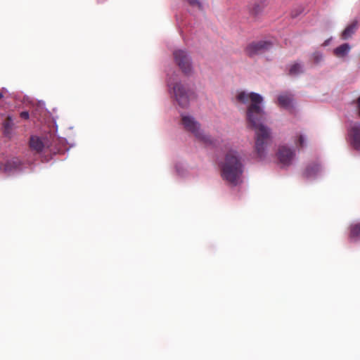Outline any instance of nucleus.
<instances>
[{"label":"nucleus","instance_id":"obj_24","mask_svg":"<svg viewBox=\"0 0 360 360\" xmlns=\"http://www.w3.org/2000/svg\"><path fill=\"white\" fill-rule=\"evenodd\" d=\"M20 116L22 119L28 120L30 117V113L28 111H23L20 114Z\"/></svg>","mask_w":360,"mask_h":360},{"label":"nucleus","instance_id":"obj_8","mask_svg":"<svg viewBox=\"0 0 360 360\" xmlns=\"http://www.w3.org/2000/svg\"><path fill=\"white\" fill-rule=\"evenodd\" d=\"M270 41L260 40L253 41L246 47V52L250 56L262 54L272 48Z\"/></svg>","mask_w":360,"mask_h":360},{"label":"nucleus","instance_id":"obj_6","mask_svg":"<svg viewBox=\"0 0 360 360\" xmlns=\"http://www.w3.org/2000/svg\"><path fill=\"white\" fill-rule=\"evenodd\" d=\"M276 155L282 167L291 165L296 159L295 148L286 144L281 145L278 147Z\"/></svg>","mask_w":360,"mask_h":360},{"label":"nucleus","instance_id":"obj_16","mask_svg":"<svg viewBox=\"0 0 360 360\" xmlns=\"http://www.w3.org/2000/svg\"><path fill=\"white\" fill-rule=\"evenodd\" d=\"M304 72V65L301 63H295L289 68V75L293 77L298 76Z\"/></svg>","mask_w":360,"mask_h":360},{"label":"nucleus","instance_id":"obj_5","mask_svg":"<svg viewBox=\"0 0 360 360\" xmlns=\"http://www.w3.org/2000/svg\"><path fill=\"white\" fill-rule=\"evenodd\" d=\"M173 56L175 63L185 75H189L193 72L191 58L185 49L174 51Z\"/></svg>","mask_w":360,"mask_h":360},{"label":"nucleus","instance_id":"obj_20","mask_svg":"<svg viewBox=\"0 0 360 360\" xmlns=\"http://www.w3.org/2000/svg\"><path fill=\"white\" fill-rule=\"evenodd\" d=\"M295 143L297 147L302 148L305 146L307 143V137L302 134H297L295 140Z\"/></svg>","mask_w":360,"mask_h":360},{"label":"nucleus","instance_id":"obj_1","mask_svg":"<svg viewBox=\"0 0 360 360\" xmlns=\"http://www.w3.org/2000/svg\"><path fill=\"white\" fill-rule=\"evenodd\" d=\"M235 100L247 107L246 121L248 127L255 131V151L257 157L261 160H264L273 139L271 128L263 122L266 116L264 97L256 92L238 90Z\"/></svg>","mask_w":360,"mask_h":360},{"label":"nucleus","instance_id":"obj_21","mask_svg":"<svg viewBox=\"0 0 360 360\" xmlns=\"http://www.w3.org/2000/svg\"><path fill=\"white\" fill-rule=\"evenodd\" d=\"M45 109V103L44 101H39L37 105L35 108V110L32 112V114L37 117V112L39 111L40 113Z\"/></svg>","mask_w":360,"mask_h":360},{"label":"nucleus","instance_id":"obj_10","mask_svg":"<svg viewBox=\"0 0 360 360\" xmlns=\"http://www.w3.org/2000/svg\"><path fill=\"white\" fill-rule=\"evenodd\" d=\"M322 174V169L319 164H310L305 168L303 176L309 181L316 179Z\"/></svg>","mask_w":360,"mask_h":360},{"label":"nucleus","instance_id":"obj_18","mask_svg":"<svg viewBox=\"0 0 360 360\" xmlns=\"http://www.w3.org/2000/svg\"><path fill=\"white\" fill-rule=\"evenodd\" d=\"M175 169L179 176L184 177L188 173V169L186 164L183 162H178L175 165Z\"/></svg>","mask_w":360,"mask_h":360},{"label":"nucleus","instance_id":"obj_27","mask_svg":"<svg viewBox=\"0 0 360 360\" xmlns=\"http://www.w3.org/2000/svg\"><path fill=\"white\" fill-rule=\"evenodd\" d=\"M3 96H3L2 92H1V91H0V99H1V98H3Z\"/></svg>","mask_w":360,"mask_h":360},{"label":"nucleus","instance_id":"obj_26","mask_svg":"<svg viewBox=\"0 0 360 360\" xmlns=\"http://www.w3.org/2000/svg\"><path fill=\"white\" fill-rule=\"evenodd\" d=\"M331 40H332V37H330V38H329V39H326V40L323 43V44H322V45H323V46H328V45L330 44V43Z\"/></svg>","mask_w":360,"mask_h":360},{"label":"nucleus","instance_id":"obj_23","mask_svg":"<svg viewBox=\"0 0 360 360\" xmlns=\"http://www.w3.org/2000/svg\"><path fill=\"white\" fill-rule=\"evenodd\" d=\"M188 3L195 6H198V8H201V4L198 0H187Z\"/></svg>","mask_w":360,"mask_h":360},{"label":"nucleus","instance_id":"obj_4","mask_svg":"<svg viewBox=\"0 0 360 360\" xmlns=\"http://www.w3.org/2000/svg\"><path fill=\"white\" fill-rule=\"evenodd\" d=\"M181 124L184 128L193 134L196 140L206 146L216 147L217 140L205 133L195 119L188 114H181Z\"/></svg>","mask_w":360,"mask_h":360},{"label":"nucleus","instance_id":"obj_11","mask_svg":"<svg viewBox=\"0 0 360 360\" xmlns=\"http://www.w3.org/2000/svg\"><path fill=\"white\" fill-rule=\"evenodd\" d=\"M292 95L288 92L281 93L278 96V104L280 107L285 109H290L292 108Z\"/></svg>","mask_w":360,"mask_h":360},{"label":"nucleus","instance_id":"obj_17","mask_svg":"<svg viewBox=\"0 0 360 360\" xmlns=\"http://www.w3.org/2000/svg\"><path fill=\"white\" fill-rule=\"evenodd\" d=\"M356 29V26L354 23L348 25L342 32V39L346 40L350 38L354 34Z\"/></svg>","mask_w":360,"mask_h":360},{"label":"nucleus","instance_id":"obj_13","mask_svg":"<svg viewBox=\"0 0 360 360\" xmlns=\"http://www.w3.org/2000/svg\"><path fill=\"white\" fill-rule=\"evenodd\" d=\"M30 146L32 150H34L37 153H39L43 150L45 144L39 137L32 136L30 141Z\"/></svg>","mask_w":360,"mask_h":360},{"label":"nucleus","instance_id":"obj_12","mask_svg":"<svg viewBox=\"0 0 360 360\" xmlns=\"http://www.w3.org/2000/svg\"><path fill=\"white\" fill-rule=\"evenodd\" d=\"M351 46L348 43H345L336 47L333 50V55L341 59L345 58L351 51Z\"/></svg>","mask_w":360,"mask_h":360},{"label":"nucleus","instance_id":"obj_25","mask_svg":"<svg viewBox=\"0 0 360 360\" xmlns=\"http://www.w3.org/2000/svg\"><path fill=\"white\" fill-rule=\"evenodd\" d=\"M356 108L358 110V114L360 116V96L358 98L356 101Z\"/></svg>","mask_w":360,"mask_h":360},{"label":"nucleus","instance_id":"obj_9","mask_svg":"<svg viewBox=\"0 0 360 360\" xmlns=\"http://www.w3.org/2000/svg\"><path fill=\"white\" fill-rule=\"evenodd\" d=\"M25 168V165L18 158H14L6 162L4 170L8 174H14L22 171Z\"/></svg>","mask_w":360,"mask_h":360},{"label":"nucleus","instance_id":"obj_28","mask_svg":"<svg viewBox=\"0 0 360 360\" xmlns=\"http://www.w3.org/2000/svg\"><path fill=\"white\" fill-rule=\"evenodd\" d=\"M1 169V166L0 165V170Z\"/></svg>","mask_w":360,"mask_h":360},{"label":"nucleus","instance_id":"obj_14","mask_svg":"<svg viewBox=\"0 0 360 360\" xmlns=\"http://www.w3.org/2000/svg\"><path fill=\"white\" fill-rule=\"evenodd\" d=\"M349 229L350 239L353 241H358L359 240H360V222L352 224L350 225Z\"/></svg>","mask_w":360,"mask_h":360},{"label":"nucleus","instance_id":"obj_19","mask_svg":"<svg viewBox=\"0 0 360 360\" xmlns=\"http://www.w3.org/2000/svg\"><path fill=\"white\" fill-rule=\"evenodd\" d=\"M264 8V3H255L252 8H250V13L253 15H258L263 11Z\"/></svg>","mask_w":360,"mask_h":360},{"label":"nucleus","instance_id":"obj_2","mask_svg":"<svg viewBox=\"0 0 360 360\" xmlns=\"http://www.w3.org/2000/svg\"><path fill=\"white\" fill-rule=\"evenodd\" d=\"M244 160L243 153L236 147L226 148L224 158L219 161L222 179L233 186L240 184L245 169Z\"/></svg>","mask_w":360,"mask_h":360},{"label":"nucleus","instance_id":"obj_3","mask_svg":"<svg viewBox=\"0 0 360 360\" xmlns=\"http://www.w3.org/2000/svg\"><path fill=\"white\" fill-rule=\"evenodd\" d=\"M167 85L169 95L174 98L178 105L182 108H188L194 93L181 82L179 75L176 72L171 75L167 74Z\"/></svg>","mask_w":360,"mask_h":360},{"label":"nucleus","instance_id":"obj_7","mask_svg":"<svg viewBox=\"0 0 360 360\" xmlns=\"http://www.w3.org/2000/svg\"><path fill=\"white\" fill-rule=\"evenodd\" d=\"M347 141L353 149L360 151V122H351L348 124Z\"/></svg>","mask_w":360,"mask_h":360},{"label":"nucleus","instance_id":"obj_22","mask_svg":"<svg viewBox=\"0 0 360 360\" xmlns=\"http://www.w3.org/2000/svg\"><path fill=\"white\" fill-rule=\"evenodd\" d=\"M312 59L316 64L321 63L323 60V55L321 52L316 51L312 54Z\"/></svg>","mask_w":360,"mask_h":360},{"label":"nucleus","instance_id":"obj_15","mask_svg":"<svg viewBox=\"0 0 360 360\" xmlns=\"http://www.w3.org/2000/svg\"><path fill=\"white\" fill-rule=\"evenodd\" d=\"M4 133L6 136H11L14 127V122L12 116L8 115L3 123Z\"/></svg>","mask_w":360,"mask_h":360}]
</instances>
